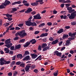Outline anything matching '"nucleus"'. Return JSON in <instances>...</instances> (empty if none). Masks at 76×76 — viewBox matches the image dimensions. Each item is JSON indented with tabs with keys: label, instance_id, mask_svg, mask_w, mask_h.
Listing matches in <instances>:
<instances>
[{
	"label": "nucleus",
	"instance_id": "f257e3e1",
	"mask_svg": "<svg viewBox=\"0 0 76 76\" xmlns=\"http://www.w3.org/2000/svg\"><path fill=\"white\" fill-rule=\"evenodd\" d=\"M19 35L21 38H23L26 36H27V33L25 32V30H22L20 32V33L17 32L15 34V36Z\"/></svg>",
	"mask_w": 76,
	"mask_h": 76
},
{
	"label": "nucleus",
	"instance_id": "f03ea898",
	"mask_svg": "<svg viewBox=\"0 0 76 76\" xmlns=\"http://www.w3.org/2000/svg\"><path fill=\"white\" fill-rule=\"evenodd\" d=\"M10 3V1H7V0H6L0 6V9H4L5 8L4 6H6L9 5Z\"/></svg>",
	"mask_w": 76,
	"mask_h": 76
},
{
	"label": "nucleus",
	"instance_id": "7ed1b4c3",
	"mask_svg": "<svg viewBox=\"0 0 76 76\" xmlns=\"http://www.w3.org/2000/svg\"><path fill=\"white\" fill-rule=\"evenodd\" d=\"M67 16L69 17V19H73L76 16V11L72 13L71 15L70 14H68Z\"/></svg>",
	"mask_w": 76,
	"mask_h": 76
},
{
	"label": "nucleus",
	"instance_id": "20e7f679",
	"mask_svg": "<svg viewBox=\"0 0 76 76\" xmlns=\"http://www.w3.org/2000/svg\"><path fill=\"white\" fill-rule=\"evenodd\" d=\"M33 17L34 19H41V17L39 14H37L36 15H34Z\"/></svg>",
	"mask_w": 76,
	"mask_h": 76
},
{
	"label": "nucleus",
	"instance_id": "39448f33",
	"mask_svg": "<svg viewBox=\"0 0 76 76\" xmlns=\"http://www.w3.org/2000/svg\"><path fill=\"white\" fill-rule=\"evenodd\" d=\"M68 10H69V13H72V12H74L75 11L74 9L72 10V7H68L67 8Z\"/></svg>",
	"mask_w": 76,
	"mask_h": 76
},
{
	"label": "nucleus",
	"instance_id": "423d86ee",
	"mask_svg": "<svg viewBox=\"0 0 76 76\" xmlns=\"http://www.w3.org/2000/svg\"><path fill=\"white\" fill-rule=\"evenodd\" d=\"M30 67H31V64H28L26 65V67L25 68V71L26 72L28 71L29 70Z\"/></svg>",
	"mask_w": 76,
	"mask_h": 76
},
{
	"label": "nucleus",
	"instance_id": "0eeeda50",
	"mask_svg": "<svg viewBox=\"0 0 76 76\" xmlns=\"http://www.w3.org/2000/svg\"><path fill=\"white\" fill-rule=\"evenodd\" d=\"M71 38H69L68 39H70L69 40H67L66 42V43L65 44V45H66V46H68L69 45H70V44H71V43H70V40H72V39H71Z\"/></svg>",
	"mask_w": 76,
	"mask_h": 76
},
{
	"label": "nucleus",
	"instance_id": "6e6552de",
	"mask_svg": "<svg viewBox=\"0 0 76 76\" xmlns=\"http://www.w3.org/2000/svg\"><path fill=\"white\" fill-rule=\"evenodd\" d=\"M26 25L27 26H31V20H29L26 21Z\"/></svg>",
	"mask_w": 76,
	"mask_h": 76
},
{
	"label": "nucleus",
	"instance_id": "1a4fd4ad",
	"mask_svg": "<svg viewBox=\"0 0 76 76\" xmlns=\"http://www.w3.org/2000/svg\"><path fill=\"white\" fill-rule=\"evenodd\" d=\"M0 63L1 65H3L4 64V62H6V61L4 60V58H2L0 59Z\"/></svg>",
	"mask_w": 76,
	"mask_h": 76
},
{
	"label": "nucleus",
	"instance_id": "9d476101",
	"mask_svg": "<svg viewBox=\"0 0 76 76\" xmlns=\"http://www.w3.org/2000/svg\"><path fill=\"white\" fill-rule=\"evenodd\" d=\"M54 53H55V54H56L57 56H59V57H61V56L62 54L61 53H59L58 52V51H55L54 52Z\"/></svg>",
	"mask_w": 76,
	"mask_h": 76
},
{
	"label": "nucleus",
	"instance_id": "9b49d317",
	"mask_svg": "<svg viewBox=\"0 0 76 76\" xmlns=\"http://www.w3.org/2000/svg\"><path fill=\"white\" fill-rule=\"evenodd\" d=\"M48 35V33H42L40 36L41 38H42V37H47Z\"/></svg>",
	"mask_w": 76,
	"mask_h": 76
},
{
	"label": "nucleus",
	"instance_id": "f8f14e48",
	"mask_svg": "<svg viewBox=\"0 0 76 76\" xmlns=\"http://www.w3.org/2000/svg\"><path fill=\"white\" fill-rule=\"evenodd\" d=\"M31 56L32 58H33V59H34V58H35L38 57V55L34 54H31Z\"/></svg>",
	"mask_w": 76,
	"mask_h": 76
},
{
	"label": "nucleus",
	"instance_id": "ddd939ff",
	"mask_svg": "<svg viewBox=\"0 0 76 76\" xmlns=\"http://www.w3.org/2000/svg\"><path fill=\"white\" fill-rule=\"evenodd\" d=\"M31 59L30 58V56H28L24 58L23 59V60H30Z\"/></svg>",
	"mask_w": 76,
	"mask_h": 76
},
{
	"label": "nucleus",
	"instance_id": "4468645a",
	"mask_svg": "<svg viewBox=\"0 0 76 76\" xmlns=\"http://www.w3.org/2000/svg\"><path fill=\"white\" fill-rule=\"evenodd\" d=\"M32 10L31 8H28L27 10L25 12V13H30L31 12Z\"/></svg>",
	"mask_w": 76,
	"mask_h": 76
},
{
	"label": "nucleus",
	"instance_id": "2eb2a0df",
	"mask_svg": "<svg viewBox=\"0 0 76 76\" xmlns=\"http://www.w3.org/2000/svg\"><path fill=\"white\" fill-rule=\"evenodd\" d=\"M10 39H8L5 41V43L6 44H8L11 42Z\"/></svg>",
	"mask_w": 76,
	"mask_h": 76
},
{
	"label": "nucleus",
	"instance_id": "dca6fc26",
	"mask_svg": "<svg viewBox=\"0 0 76 76\" xmlns=\"http://www.w3.org/2000/svg\"><path fill=\"white\" fill-rule=\"evenodd\" d=\"M30 42H32L31 43L32 44H34L37 42V40H35V39H33L30 41Z\"/></svg>",
	"mask_w": 76,
	"mask_h": 76
},
{
	"label": "nucleus",
	"instance_id": "f3484780",
	"mask_svg": "<svg viewBox=\"0 0 76 76\" xmlns=\"http://www.w3.org/2000/svg\"><path fill=\"white\" fill-rule=\"evenodd\" d=\"M4 51H5V53H9L10 51V50H9L8 48H5L4 49Z\"/></svg>",
	"mask_w": 76,
	"mask_h": 76
},
{
	"label": "nucleus",
	"instance_id": "a211bd4d",
	"mask_svg": "<svg viewBox=\"0 0 76 76\" xmlns=\"http://www.w3.org/2000/svg\"><path fill=\"white\" fill-rule=\"evenodd\" d=\"M50 49V46H47L44 48L43 49V51H47V50H49Z\"/></svg>",
	"mask_w": 76,
	"mask_h": 76
},
{
	"label": "nucleus",
	"instance_id": "6ab92c4d",
	"mask_svg": "<svg viewBox=\"0 0 76 76\" xmlns=\"http://www.w3.org/2000/svg\"><path fill=\"white\" fill-rule=\"evenodd\" d=\"M30 44V42H27L26 43V44L24 45V48L27 47L29 46V45Z\"/></svg>",
	"mask_w": 76,
	"mask_h": 76
},
{
	"label": "nucleus",
	"instance_id": "aec40b11",
	"mask_svg": "<svg viewBox=\"0 0 76 76\" xmlns=\"http://www.w3.org/2000/svg\"><path fill=\"white\" fill-rule=\"evenodd\" d=\"M12 45V43H11L10 44H8L7 45H5V46L7 47V48H10V47Z\"/></svg>",
	"mask_w": 76,
	"mask_h": 76
},
{
	"label": "nucleus",
	"instance_id": "412c9836",
	"mask_svg": "<svg viewBox=\"0 0 76 76\" xmlns=\"http://www.w3.org/2000/svg\"><path fill=\"white\" fill-rule=\"evenodd\" d=\"M21 48V45H18L15 46V48L17 50Z\"/></svg>",
	"mask_w": 76,
	"mask_h": 76
},
{
	"label": "nucleus",
	"instance_id": "4be33fe9",
	"mask_svg": "<svg viewBox=\"0 0 76 76\" xmlns=\"http://www.w3.org/2000/svg\"><path fill=\"white\" fill-rule=\"evenodd\" d=\"M36 2H39L40 4H42L44 3V2L42 1V0H37Z\"/></svg>",
	"mask_w": 76,
	"mask_h": 76
},
{
	"label": "nucleus",
	"instance_id": "5701e85b",
	"mask_svg": "<svg viewBox=\"0 0 76 76\" xmlns=\"http://www.w3.org/2000/svg\"><path fill=\"white\" fill-rule=\"evenodd\" d=\"M12 11H11V13H13L14 12H16V11H17V9L15 8H12Z\"/></svg>",
	"mask_w": 76,
	"mask_h": 76
},
{
	"label": "nucleus",
	"instance_id": "b1692460",
	"mask_svg": "<svg viewBox=\"0 0 76 76\" xmlns=\"http://www.w3.org/2000/svg\"><path fill=\"white\" fill-rule=\"evenodd\" d=\"M17 58H22V55L21 54H19L17 55Z\"/></svg>",
	"mask_w": 76,
	"mask_h": 76
},
{
	"label": "nucleus",
	"instance_id": "393cba45",
	"mask_svg": "<svg viewBox=\"0 0 76 76\" xmlns=\"http://www.w3.org/2000/svg\"><path fill=\"white\" fill-rule=\"evenodd\" d=\"M58 40H56L52 42L51 44L53 45L56 44H57V42H58Z\"/></svg>",
	"mask_w": 76,
	"mask_h": 76
},
{
	"label": "nucleus",
	"instance_id": "a878e982",
	"mask_svg": "<svg viewBox=\"0 0 76 76\" xmlns=\"http://www.w3.org/2000/svg\"><path fill=\"white\" fill-rule=\"evenodd\" d=\"M63 29L62 28L60 29L58 32V34H61V33L63 32Z\"/></svg>",
	"mask_w": 76,
	"mask_h": 76
},
{
	"label": "nucleus",
	"instance_id": "bb28decb",
	"mask_svg": "<svg viewBox=\"0 0 76 76\" xmlns=\"http://www.w3.org/2000/svg\"><path fill=\"white\" fill-rule=\"evenodd\" d=\"M37 23H35V22H33V23H31V26H37Z\"/></svg>",
	"mask_w": 76,
	"mask_h": 76
},
{
	"label": "nucleus",
	"instance_id": "cd10ccee",
	"mask_svg": "<svg viewBox=\"0 0 76 76\" xmlns=\"http://www.w3.org/2000/svg\"><path fill=\"white\" fill-rule=\"evenodd\" d=\"M58 70H56V72L53 73L54 76H57L58 75Z\"/></svg>",
	"mask_w": 76,
	"mask_h": 76
},
{
	"label": "nucleus",
	"instance_id": "c85d7f7f",
	"mask_svg": "<svg viewBox=\"0 0 76 76\" xmlns=\"http://www.w3.org/2000/svg\"><path fill=\"white\" fill-rule=\"evenodd\" d=\"M46 46H47V44H43L42 45V48H44V47H46Z\"/></svg>",
	"mask_w": 76,
	"mask_h": 76
},
{
	"label": "nucleus",
	"instance_id": "c756f323",
	"mask_svg": "<svg viewBox=\"0 0 76 76\" xmlns=\"http://www.w3.org/2000/svg\"><path fill=\"white\" fill-rule=\"evenodd\" d=\"M10 25V23H6L4 24L3 25V26H4L5 27H6V26H9Z\"/></svg>",
	"mask_w": 76,
	"mask_h": 76
},
{
	"label": "nucleus",
	"instance_id": "7c9ffc66",
	"mask_svg": "<svg viewBox=\"0 0 76 76\" xmlns=\"http://www.w3.org/2000/svg\"><path fill=\"white\" fill-rule=\"evenodd\" d=\"M45 24L44 23H41L39 25V27H41L44 26H45Z\"/></svg>",
	"mask_w": 76,
	"mask_h": 76
},
{
	"label": "nucleus",
	"instance_id": "2f4dec72",
	"mask_svg": "<svg viewBox=\"0 0 76 76\" xmlns=\"http://www.w3.org/2000/svg\"><path fill=\"white\" fill-rule=\"evenodd\" d=\"M69 37V35L67 34H64L63 35V39H64L65 38H68Z\"/></svg>",
	"mask_w": 76,
	"mask_h": 76
},
{
	"label": "nucleus",
	"instance_id": "473e14b6",
	"mask_svg": "<svg viewBox=\"0 0 76 76\" xmlns=\"http://www.w3.org/2000/svg\"><path fill=\"white\" fill-rule=\"evenodd\" d=\"M41 60V56H39L35 60Z\"/></svg>",
	"mask_w": 76,
	"mask_h": 76
},
{
	"label": "nucleus",
	"instance_id": "72a5a7b5",
	"mask_svg": "<svg viewBox=\"0 0 76 76\" xmlns=\"http://www.w3.org/2000/svg\"><path fill=\"white\" fill-rule=\"evenodd\" d=\"M29 52L28 51H26L25 52L24 55H29Z\"/></svg>",
	"mask_w": 76,
	"mask_h": 76
},
{
	"label": "nucleus",
	"instance_id": "f704fd0d",
	"mask_svg": "<svg viewBox=\"0 0 76 76\" xmlns=\"http://www.w3.org/2000/svg\"><path fill=\"white\" fill-rule=\"evenodd\" d=\"M11 63V62H10V61H6V62L4 63V64H10V63Z\"/></svg>",
	"mask_w": 76,
	"mask_h": 76
},
{
	"label": "nucleus",
	"instance_id": "c9c22d12",
	"mask_svg": "<svg viewBox=\"0 0 76 76\" xmlns=\"http://www.w3.org/2000/svg\"><path fill=\"white\" fill-rule=\"evenodd\" d=\"M72 2L70 0H67L66 1H65L64 3H71Z\"/></svg>",
	"mask_w": 76,
	"mask_h": 76
},
{
	"label": "nucleus",
	"instance_id": "e433bc0d",
	"mask_svg": "<svg viewBox=\"0 0 76 76\" xmlns=\"http://www.w3.org/2000/svg\"><path fill=\"white\" fill-rule=\"evenodd\" d=\"M71 25H76V21H73L71 22Z\"/></svg>",
	"mask_w": 76,
	"mask_h": 76
},
{
	"label": "nucleus",
	"instance_id": "4c0bfd02",
	"mask_svg": "<svg viewBox=\"0 0 76 76\" xmlns=\"http://www.w3.org/2000/svg\"><path fill=\"white\" fill-rule=\"evenodd\" d=\"M5 15H6V16H7V17H12V15H10V14H6Z\"/></svg>",
	"mask_w": 76,
	"mask_h": 76
},
{
	"label": "nucleus",
	"instance_id": "58836bf2",
	"mask_svg": "<svg viewBox=\"0 0 76 76\" xmlns=\"http://www.w3.org/2000/svg\"><path fill=\"white\" fill-rule=\"evenodd\" d=\"M38 50H39V51H41L42 50V48H41V46L40 45L39 46L38 48Z\"/></svg>",
	"mask_w": 76,
	"mask_h": 76
},
{
	"label": "nucleus",
	"instance_id": "ea45409f",
	"mask_svg": "<svg viewBox=\"0 0 76 76\" xmlns=\"http://www.w3.org/2000/svg\"><path fill=\"white\" fill-rule=\"evenodd\" d=\"M34 72H35V73H38V69H35L34 70Z\"/></svg>",
	"mask_w": 76,
	"mask_h": 76
},
{
	"label": "nucleus",
	"instance_id": "a19ab883",
	"mask_svg": "<svg viewBox=\"0 0 76 76\" xmlns=\"http://www.w3.org/2000/svg\"><path fill=\"white\" fill-rule=\"evenodd\" d=\"M3 23V20L1 19L0 20V26H1L2 25Z\"/></svg>",
	"mask_w": 76,
	"mask_h": 76
},
{
	"label": "nucleus",
	"instance_id": "79ce46f5",
	"mask_svg": "<svg viewBox=\"0 0 76 76\" xmlns=\"http://www.w3.org/2000/svg\"><path fill=\"white\" fill-rule=\"evenodd\" d=\"M20 67H25V64H21L20 65Z\"/></svg>",
	"mask_w": 76,
	"mask_h": 76
},
{
	"label": "nucleus",
	"instance_id": "37998d69",
	"mask_svg": "<svg viewBox=\"0 0 76 76\" xmlns=\"http://www.w3.org/2000/svg\"><path fill=\"white\" fill-rule=\"evenodd\" d=\"M25 39H23L21 40H20V42H25Z\"/></svg>",
	"mask_w": 76,
	"mask_h": 76
},
{
	"label": "nucleus",
	"instance_id": "c03bdc74",
	"mask_svg": "<svg viewBox=\"0 0 76 76\" xmlns=\"http://www.w3.org/2000/svg\"><path fill=\"white\" fill-rule=\"evenodd\" d=\"M65 1V0H59V2L60 3H64Z\"/></svg>",
	"mask_w": 76,
	"mask_h": 76
},
{
	"label": "nucleus",
	"instance_id": "a18cd8bd",
	"mask_svg": "<svg viewBox=\"0 0 76 76\" xmlns=\"http://www.w3.org/2000/svg\"><path fill=\"white\" fill-rule=\"evenodd\" d=\"M39 33V31H36L34 32V34L35 35H37V34H38Z\"/></svg>",
	"mask_w": 76,
	"mask_h": 76
},
{
	"label": "nucleus",
	"instance_id": "49530a36",
	"mask_svg": "<svg viewBox=\"0 0 76 76\" xmlns=\"http://www.w3.org/2000/svg\"><path fill=\"white\" fill-rule=\"evenodd\" d=\"M23 26V24H20L18 25V26H19V27H22Z\"/></svg>",
	"mask_w": 76,
	"mask_h": 76
},
{
	"label": "nucleus",
	"instance_id": "de8ad7c7",
	"mask_svg": "<svg viewBox=\"0 0 76 76\" xmlns=\"http://www.w3.org/2000/svg\"><path fill=\"white\" fill-rule=\"evenodd\" d=\"M15 30H20V28L18 27H16L15 28Z\"/></svg>",
	"mask_w": 76,
	"mask_h": 76
},
{
	"label": "nucleus",
	"instance_id": "09e8293b",
	"mask_svg": "<svg viewBox=\"0 0 76 76\" xmlns=\"http://www.w3.org/2000/svg\"><path fill=\"white\" fill-rule=\"evenodd\" d=\"M31 67L32 69H35V68L36 67V66L35 65H33L32 66L31 65Z\"/></svg>",
	"mask_w": 76,
	"mask_h": 76
},
{
	"label": "nucleus",
	"instance_id": "8fccbe9b",
	"mask_svg": "<svg viewBox=\"0 0 76 76\" xmlns=\"http://www.w3.org/2000/svg\"><path fill=\"white\" fill-rule=\"evenodd\" d=\"M17 74H18V72L16 71H15L14 73V76H16Z\"/></svg>",
	"mask_w": 76,
	"mask_h": 76
},
{
	"label": "nucleus",
	"instance_id": "3c124183",
	"mask_svg": "<svg viewBox=\"0 0 76 76\" xmlns=\"http://www.w3.org/2000/svg\"><path fill=\"white\" fill-rule=\"evenodd\" d=\"M20 64H21V62L20 61H18L16 63L17 65H20Z\"/></svg>",
	"mask_w": 76,
	"mask_h": 76
},
{
	"label": "nucleus",
	"instance_id": "603ef678",
	"mask_svg": "<svg viewBox=\"0 0 76 76\" xmlns=\"http://www.w3.org/2000/svg\"><path fill=\"white\" fill-rule=\"evenodd\" d=\"M47 24L48 26H51L52 25V23L51 22H48L47 23Z\"/></svg>",
	"mask_w": 76,
	"mask_h": 76
},
{
	"label": "nucleus",
	"instance_id": "864d4df0",
	"mask_svg": "<svg viewBox=\"0 0 76 76\" xmlns=\"http://www.w3.org/2000/svg\"><path fill=\"white\" fill-rule=\"evenodd\" d=\"M19 37H16L14 39V41H16V40H18Z\"/></svg>",
	"mask_w": 76,
	"mask_h": 76
},
{
	"label": "nucleus",
	"instance_id": "5fc2aeb1",
	"mask_svg": "<svg viewBox=\"0 0 76 76\" xmlns=\"http://www.w3.org/2000/svg\"><path fill=\"white\" fill-rule=\"evenodd\" d=\"M9 53L10 54H11V55H13V52L12 51H10Z\"/></svg>",
	"mask_w": 76,
	"mask_h": 76
},
{
	"label": "nucleus",
	"instance_id": "6e6d98bb",
	"mask_svg": "<svg viewBox=\"0 0 76 76\" xmlns=\"http://www.w3.org/2000/svg\"><path fill=\"white\" fill-rule=\"evenodd\" d=\"M62 44H63V41H61L59 43V45L60 46Z\"/></svg>",
	"mask_w": 76,
	"mask_h": 76
},
{
	"label": "nucleus",
	"instance_id": "4d7b16f0",
	"mask_svg": "<svg viewBox=\"0 0 76 76\" xmlns=\"http://www.w3.org/2000/svg\"><path fill=\"white\" fill-rule=\"evenodd\" d=\"M8 75L9 76H12V73L10 72L8 74Z\"/></svg>",
	"mask_w": 76,
	"mask_h": 76
},
{
	"label": "nucleus",
	"instance_id": "13d9d810",
	"mask_svg": "<svg viewBox=\"0 0 76 76\" xmlns=\"http://www.w3.org/2000/svg\"><path fill=\"white\" fill-rule=\"evenodd\" d=\"M8 20L9 21H11L12 20V18H8Z\"/></svg>",
	"mask_w": 76,
	"mask_h": 76
},
{
	"label": "nucleus",
	"instance_id": "bf43d9fd",
	"mask_svg": "<svg viewBox=\"0 0 76 76\" xmlns=\"http://www.w3.org/2000/svg\"><path fill=\"white\" fill-rule=\"evenodd\" d=\"M49 40L50 41H53V37H50L49 38Z\"/></svg>",
	"mask_w": 76,
	"mask_h": 76
},
{
	"label": "nucleus",
	"instance_id": "052dcab7",
	"mask_svg": "<svg viewBox=\"0 0 76 76\" xmlns=\"http://www.w3.org/2000/svg\"><path fill=\"white\" fill-rule=\"evenodd\" d=\"M57 13V11L56 10H53V14H56Z\"/></svg>",
	"mask_w": 76,
	"mask_h": 76
},
{
	"label": "nucleus",
	"instance_id": "680f3d73",
	"mask_svg": "<svg viewBox=\"0 0 76 76\" xmlns=\"http://www.w3.org/2000/svg\"><path fill=\"white\" fill-rule=\"evenodd\" d=\"M16 3L17 4H21V1H16Z\"/></svg>",
	"mask_w": 76,
	"mask_h": 76
},
{
	"label": "nucleus",
	"instance_id": "e2e57ef3",
	"mask_svg": "<svg viewBox=\"0 0 76 76\" xmlns=\"http://www.w3.org/2000/svg\"><path fill=\"white\" fill-rule=\"evenodd\" d=\"M27 3H28V1H26L23 0V3L24 4H25Z\"/></svg>",
	"mask_w": 76,
	"mask_h": 76
},
{
	"label": "nucleus",
	"instance_id": "0e129e2a",
	"mask_svg": "<svg viewBox=\"0 0 76 76\" xmlns=\"http://www.w3.org/2000/svg\"><path fill=\"white\" fill-rule=\"evenodd\" d=\"M14 47L13 46H12L11 47L10 49L11 50H14Z\"/></svg>",
	"mask_w": 76,
	"mask_h": 76
},
{
	"label": "nucleus",
	"instance_id": "69168bd1",
	"mask_svg": "<svg viewBox=\"0 0 76 76\" xmlns=\"http://www.w3.org/2000/svg\"><path fill=\"white\" fill-rule=\"evenodd\" d=\"M31 13L32 15H35L36 13V12L35 11H33L31 12Z\"/></svg>",
	"mask_w": 76,
	"mask_h": 76
},
{
	"label": "nucleus",
	"instance_id": "338daca9",
	"mask_svg": "<svg viewBox=\"0 0 76 76\" xmlns=\"http://www.w3.org/2000/svg\"><path fill=\"white\" fill-rule=\"evenodd\" d=\"M64 6V4H62L61 5V7L63 8Z\"/></svg>",
	"mask_w": 76,
	"mask_h": 76
},
{
	"label": "nucleus",
	"instance_id": "774afa93",
	"mask_svg": "<svg viewBox=\"0 0 76 76\" xmlns=\"http://www.w3.org/2000/svg\"><path fill=\"white\" fill-rule=\"evenodd\" d=\"M72 8H75V7H76V6L74 4L72 5Z\"/></svg>",
	"mask_w": 76,
	"mask_h": 76
}]
</instances>
